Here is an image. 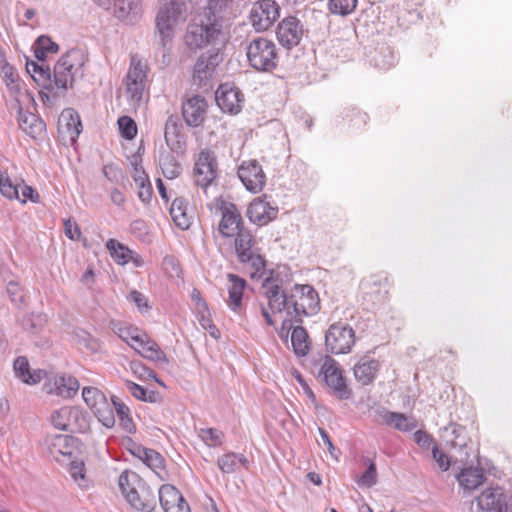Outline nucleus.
<instances>
[{
  "label": "nucleus",
  "instance_id": "58836bf2",
  "mask_svg": "<svg viewBox=\"0 0 512 512\" xmlns=\"http://www.w3.org/2000/svg\"><path fill=\"white\" fill-rule=\"evenodd\" d=\"M248 459L243 454L228 452L218 459V466L223 473H232L240 466L247 467Z\"/></svg>",
  "mask_w": 512,
  "mask_h": 512
},
{
  "label": "nucleus",
  "instance_id": "09e8293b",
  "mask_svg": "<svg viewBox=\"0 0 512 512\" xmlns=\"http://www.w3.org/2000/svg\"><path fill=\"white\" fill-rule=\"evenodd\" d=\"M114 402V412H116L120 426L128 433H132L135 430V425L133 423L132 418L130 417V410L127 405L118 401V399H113Z\"/></svg>",
  "mask_w": 512,
  "mask_h": 512
},
{
  "label": "nucleus",
  "instance_id": "7c9ffc66",
  "mask_svg": "<svg viewBox=\"0 0 512 512\" xmlns=\"http://www.w3.org/2000/svg\"><path fill=\"white\" fill-rule=\"evenodd\" d=\"M15 375L26 384H37L42 380V370L30 372L29 362L26 357L19 356L13 364Z\"/></svg>",
  "mask_w": 512,
  "mask_h": 512
},
{
  "label": "nucleus",
  "instance_id": "473e14b6",
  "mask_svg": "<svg viewBox=\"0 0 512 512\" xmlns=\"http://www.w3.org/2000/svg\"><path fill=\"white\" fill-rule=\"evenodd\" d=\"M171 217L179 228L186 230L191 225V218L188 215V204L183 198H176L170 208Z\"/></svg>",
  "mask_w": 512,
  "mask_h": 512
},
{
  "label": "nucleus",
  "instance_id": "603ef678",
  "mask_svg": "<svg viewBox=\"0 0 512 512\" xmlns=\"http://www.w3.org/2000/svg\"><path fill=\"white\" fill-rule=\"evenodd\" d=\"M199 437L205 445L216 448L224 444V433L215 428H206L199 431Z\"/></svg>",
  "mask_w": 512,
  "mask_h": 512
},
{
  "label": "nucleus",
  "instance_id": "774afa93",
  "mask_svg": "<svg viewBox=\"0 0 512 512\" xmlns=\"http://www.w3.org/2000/svg\"><path fill=\"white\" fill-rule=\"evenodd\" d=\"M351 125L355 128H360L367 123L368 115L360 110H353L351 115H347Z\"/></svg>",
  "mask_w": 512,
  "mask_h": 512
},
{
  "label": "nucleus",
  "instance_id": "20e7f679",
  "mask_svg": "<svg viewBox=\"0 0 512 512\" xmlns=\"http://www.w3.org/2000/svg\"><path fill=\"white\" fill-rule=\"evenodd\" d=\"M311 369L340 399H347L350 391L347 388L342 371L331 356L318 354L311 360Z\"/></svg>",
  "mask_w": 512,
  "mask_h": 512
},
{
  "label": "nucleus",
  "instance_id": "bf43d9fd",
  "mask_svg": "<svg viewBox=\"0 0 512 512\" xmlns=\"http://www.w3.org/2000/svg\"><path fill=\"white\" fill-rule=\"evenodd\" d=\"M116 334L125 341L130 347L131 344H137L143 332L133 327H118Z\"/></svg>",
  "mask_w": 512,
  "mask_h": 512
},
{
  "label": "nucleus",
  "instance_id": "de8ad7c7",
  "mask_svg": "<svg viewBox=\"0 0 512 512\" xmlns=\"http://www.w3.org/2000/svg\"><path fill=\"white\" fill-rule=\"evenodd\" d=\"M364 464L367 468L365 472L357 478L356 483L361 488H371L377 484L376 464L373 460L368 458L364 460Z\"/></svg>",
  "mask_w": 512,
  "mask_h": 512
},
{
  "label": "nucleus",
  "instance_id": "72a5a7b5",
  "mask_svg": "<svg viewBox=\"0 0 512 512\" xmlns=\"http://www.w3.org/2000/svg\"><path fill=\"white\" fill-rule=\"evenodd\" d=\"M156 474L164 469V458L157 450H128Z\"/></svg>",
  "mask_w": 512,
  "mask_h": 512
},
{
  "label": "nucleus",
  "instance_id": "6ab92c4d",
  "mask_svg": "<svg viewBox=\"0 0 512 512\" xmlns=\"http://www.w3.org/2000/svg\"><path fill=\"white\" fill-rule=\"evenodd\" d=\"M222 61L219 48L209 49L202 53L194 65L193 79L198 85L204 84L209 80L216 67Z\"/></svg>",
  "mask_w": 512,
  "mask_h": 512
},
{
  "label": "nucleus",
  "instance_id": "e2e57ef3",
  "mask_svg": "<svg viewBox=\"0 0 512 512\" xmlns=\"http://www.w3.org/2000/svg\"><path fill=\"white\" fill-rule=\"evenodd\" d=\"M128 299L133 302L141 312L147 311L150 308L146 296L137 290H132Z\"/></svg>",
  "mask_w": 512,
  "mask_h": 512
},
{
  "label": "nucleus",
  "instance_id": "f8f14e48",
  "mask_svg": "<svg viewBox=\"0 0 512 512\" xmlns=\"http://www.w3.org/2000/svg\"><path fill=\"white\" fill-rule=\"evenodd\" d=\"M51 423L56 429L71 432H84L89 427L86 413L73 406H64L53 411Z\"/></svg>",
  "mask_w": 512,
  "mask_h": 512
},
{
  "label": "nucleus",
  "instance_id": "6e6552de",
  "mask_svg": "<svg viewBox=\"0 0 512 512\" xmlns=\"http://www.w3.org/2000/svg\"><path fill=\"white\" fill-rule=\"evenodd\" d=\"M234 237L238 260L251 267V278H261L265 273V260L254 248L255 239L253 235L245 228Z\"/></svg>",
  "mask_w": 512,
  "mask_h": 512
},
{
  "label": "nucleus",
  "instance_id": "4c0bfd02",
  "mask_svg": "<svg viewBox=\"0 0 512 512\" xmlns=\"http://www.w3.org/2000/svg\"><path fill=\"white\" fill-rule=\"evenodd\" d=\"M291 343L293 350L298 356L307 355L310 347L309 336L302 326H292Z\"/></svg>",
  "mask_w": 512,
  "mask_h": 512
},
{
  "label": "nucleus",
  "instance_id": "cd10ccee",
  "mask_svg": "<svg viewBox=\"0 0 512 512\" xmlns=\"http://www.w3.org/2000/svg\"><path fill=\"white\" fill-rule=\"evenodd\" d=\"M456 477L460 487L468 493L477 489L484 481L483 470L482 468L477 467H465L456 475Z\"/></svg>",
  "mask_w": 512,
  "mask_h": 512
},
{
  "label": "nucleus",
  "instance_id": "412c9836",
  "mask_svg": "<svg viewBox=\"0 0 512 512\" xmlns=\"http://www.w3.org/2000/svg\"><path fill=\"white\" fill-rule=\"evenodd\" d=\"M134 349L143 358L161 364H168V358L159 345L147 334L143 333L137 344H131Z\"/></svg>",
  "mask_w": 512,
  "mask_h": 512
},
{
  "label": "nucleus",
  "instance_id": "9b49d317",
  "mask_svg": "<svg viewBox=\"0 0 512 512\" xmlns=\"http://www.w3.org/2000/svg\"><path fill=\"white\" fill-rule=\"evenodd\" d=\"M354 344L355 331L347 323H333L325 334V345L333 354H347Z\"/></svg>",
  "mask_w": 512,
  "mask_h": 512
},
{
  "label": "nucleus",
  "instance_id": "1a4fd4ad",
  "mask_svg": "<svg viewBox=\"0 0 512 512\" xmlns=\"http://www.w3.org/2000/svg\"><path fill=\"white\" fill-rule=\"evenodd\" d=\"M210 209L221 215L218 231L224 238H233L245 229L241 213L234 203L216 198L211 203Z\"/></svg>",
  "mask_w": 512,
  "mask_h": 512
},
{
  "label": "nucleus",
  "instance_id": "f03ea898",
  "mask_svg": "<svg viewBox=\"0 0 512 512\" xmlns=\"http://www.w3.org/2000/svg\"><path fill=\"white\" fill-rule=\"evenodd\" d=\"M227 41L228 35L223 30L222 23L215 16L210 15L189 23L184 34V43L191 51H198L205 47L219 48L221 51Z\"/></svg>",
  "mask_w": 512,
  "mask_h": 512
},
{
  "label": "nucleus",
  "instance_id": "ddd939ff",
  "mask_svg": "<svg viewBox=\"0 0 512 512\" xmlns=\"http://www.w3.org/2000/svg\"><path fill=\"white\" fill-rule=\"evenodd\" d=\"M280 16V7L274 0H260L253 4L250 21L258 32L268 30Z\"/></svg>",
  "mask_w": 512,
  "mask_h": 512
},
{
  "label": "nucleus",
  "instance_id": "0e129e2a",
  "mask_svg": "<svg viewBox=\"0 0 512 512\" xmlns=\"http://www.w3.org/2000/svg\"><path fill=\"white\" fill-rule=\"evenodd\" d=\"M433 459L438 464L442 471H447L451 467V458L445 453L444 450H431Z\"/></svg>",
  "mask_w": 512,
  "mask_h": 512
},
{
  "label": "nucleus",
  "instance_id": "c9c22d12",
  "mask_svg": "<svg viewBox=\"0 0 512 512\" xmlns=\"http://www.w3.org/2000/svg\"><path fill=\"white\" fill-rule=\"evenodd\" d=\"M113 399H117L116 397H112L111 402L106 397L101 402H98V405L92 408L94 415L97 417L99 422H101L105 427L111 428L115 424V415H114V402Z\"/></svg>",
  "mask_w": 512,
  "mask_h": 512
},
{
  "label": "nucleus",
  "instance_id": "4468645a",
  "mask_svg": "<svg viewBox=\"0 0 512 512\" xmlns=\"http://www.w3.org/2000/svg\"><path fill=\"white\" fill-rule=\"evenodd\" d=\"M148 67L136 57L131 58L127 73L126 87L131 100L139 102L142 99L147 80Z\"/></svg>",
  "mask_w": 512,
  "mask_h": 512
},
{
  "label": "nucleus",
  "instance_id": "b1692460",
  "mask_svg": "<svg viewBox=\"0 0 512 512\" xmlns=\"http://www.w3.org/2000/svg\"><path fill=\"white\" fill-rule=\"evenodd\" d=\"M18 123L20 129L33 139H38L45 133L46 125L42 119L31 112L18 111Z\"/></svg>",
  "mask_w": 512,
  "mask_h": 512
},
{
  "label": "nucleus",
  "instance_id": "aec40b11",
  "mask_svg": "<svg viewBox=\"0 0 512 512\" xmlns=\"http://www.w3.org/2000/svg\"><path fill=\"white\" fill-rule=\"evenodd\" d=\"M277 213V208L266 201V195L263 198L254 199L247 209L249 220L258 225L267 224L276 217Z\"/></svg>",
  "mask_w": 512,
  "mask_h": 512
},
{
  "label": "nucleus",
  "instance_id": "3c124183",
  "mask_svg": "<svg viewBox=\"0 0 512 512\" xmlns=\"http://www.w3.org/2000/svg\"><path fill=\"white\" fill-rule=\"evenodd\" d=\"M130 371L141 381L154 380L160 385L164 386V383L158 379L157 375L148 367H146L141 361L135 360L129 363Z\"/></svg>",
  "mask_w": 512,
  "mask_h": 512
},
{
  "label": "nucleus",
  "instance_id": "8fccbe9b",
  "mask_svg": "<svg viewBox=\"0 0 512 512\" xmlns=\"http://www.w3.org/2000/svg\"><path fill=\"white\" fill-rule=\"evenodd\" d=\"M160 167L164 177L171 180L177 178L182 172L181 165L171 154L161 157Z\"/></svg>",
  "mask_w": 512,
  "mask_h": 512
},
{
  "label": "nucleus",
  "instance_id": "4be33fe9",
  "mask_svg": "<svg viewBox=\"0 0 512 512\" xmlns=\"http://www.w3.org/2000/svg\"><path fill=\"white\" fill-rule=\"evenodd\" d=\"M477 506L484 512H507L505 496L500 489L489 488L476 498Z\"/></svg>",
  "mask_w": 512,
  "mask_h": 512
},
{
  "label": "nucleus",
  "instance_id": "c03bdc74",
  "mask_svg": "<svg viewBox=\"0 0 512 512\" xmlns=\"http://www.w3.org/2000/svg\"><path fill=\"white\" fill-rule=\"evenodd\" d=\"M20 183L13 181L7 172L0 170V192L1 194L10 199H20Z\"/></svg>",
  "mask_w": 512,
  "mask_h": 512
},
{
  "label": "nucleus",
  "instance_id": "2eb2a0df",
  "mask_svg": "<svg viewBox=\"0 0 512 512\" xmlns=\"http://www.w3.org/2000/svg\"><path fill=\"white\" fill-rule=\"evenodd\" d=\"M304 34V27L301 21L294 16L282 19L277 27L276 37L280 45L287 49L297 46Z\"/></svg>",
  "mask_w": 512,
  "mask_h": 512
},
{
  "label": "nucleus",
  "instance_id": "39448f33",
  "mask_svg": "<svg viewBox=\"0 0 512 512\" xmlns=\"http://www.w3.org/2000/svg\"><path fill=\"white\" fill-rule=\"evenodd\" d=\"M187 17L185 0H169L159 10L156 16V29L159 35V44L166 48L171 44L174 35V26Z\"/></svg>",
  "mask_w": 512,
  "mask_h": 512
},
{
  "label": "nucleus",
  "instance_id": "2f4dec72",
  "mask_svg": "<svg viewBox=\"0 0 512 512\" xmlns=\"http://www.w3.org/2000/svg\"><path fill=\"white\" fill-rule=\"evenodd\" d=\"M361 288L372 300L380 301L387 294V279L372 276L361 283Z\"/></svg>",
  "mask_w": 512,
  "mask_h": 512
},
{
  "label": "nucleus",
  "instance_id": "f3484780",
  "mask_svg": "<svg viewBox=\"0 0 512 512\" xmlns=\"http://www.w3.org/2000/svg\"><path fill=\"white\" fill-rule=\"evenodd\" d=\"M208 104L206 99L201 95L188 96L182 102V116L185 123L189 127L201 126L207 114Z\"/></svg>",
  "mask_w": 512,
  "mask_h": 512
},
{
  "label": "nucleus",
  "instance_id": "bb28decb",
  "mask_svg": "<svg viewBox=\"0 0 512 512\" xmlns=\"http://www.w3.org/2000/svg\"><path fill=\"white\" fill-rule=\"evenodd\" d=\"M379 367L380 364L377 360L364 356L355 364L354 376L362 385H368L375 379Z\"/></svg>",
  "mask_w": 512,
  "mask_h": 512
},
{
  "label": "nucleus",
  "instance_id": "680f3d73",
  "mask_svg": "<svg viewBox=\"0 0 512 512\" xmlns=\"http://www.w3.org/2000/svg\"><path fill=\"white\" fill-rule=\"evenodd\" d=\"M7 293L10 297V300L15 305H20L23 303L24 295H23L22 289L20 288L18 283L14 282V281H10L7 284Z\"/></svg>",
  "mask_w": 512,
  "mask_h": 512
},
{
  "label": "nucleus",
  "instance_id": "5fc2aeb1",
  "mask_svg": "<svg viewBox=\"0 0 512 512\" xmlns=\"http://www.w3.org/2000/svg\"><path fill=\"white\" fill-rule=\"evenodd\" d=\"M191 299L195 304L197 313L201 316L200 322L203 327H206V323L209 322V308L207 302L202 298L201 293L198 289H193L191 292Z\"/></svg>",
  "mask_w": 512,
  "mask_h": 512
},
{
  "label": "nucleus",
  "instance_id": "338daca9",
  "mask_svg": "<svg viewBox=\"0 0 512 512\" xmlns=\"http://www.w3.org/2000/svg\"><path fill=\"white\" fill-rule=\"evenodd\" d=\"M65 235L71 240H77L81 236V231L78 224L71 219L64 221Z\"/></svg>",
  "mask_w": 512,
  "mask_h": 512
},
{
  "label": "nucleus",
  "instance_id": "5701e85b",
  "mask_svg": "<svg viewBox=\"0 0 512 512\" xmlns=\"http://www.w3.org/2000/svg\"><path fill=\"white\" fill-rule=\"evenodd\" d=\"M114 16L126 24H135L141 16L140 0H115Z\"/></svg>",
  "mask_w": 512,
  "mask_h": 512
},
{
  "label": "nucleus",
  "instance_id": "7ed1b4c3",
  "mask_svg": "<svg viewBox=\"0 0 512 512\" xmlns=\"http://www.w3.org/2000/svg\"><path fill=\"white\" fill-rule=\"evenodd\" d=\"M121 494L134 509L151 512L156 506L155 496L134 472L123 471L118 478Z\"/></svg>",
  "mask_w": 512,
  "mask_h": 512
},
{
  "label": "nucleus",
  "instance_id": "79ce46f5",
  "mask_svg": "<svg viewBox=\"0 0 512 512\" xmlns=\"http://www.w3.org/2000/svg\"><path fill=\"white\" fill-rule=\"evenodd\" d=\"M106 248L111 257L119 265H125L131 257V250L115 239H109L106 242Z\"/></svg>",
  "mask_w": 512,
  "mask_h": 512
},
{
  "label": "nucleus",
  "instance_id": "69168bd1",
  "mask_svg": "<svg viewBox=\"0 0 512 512\" xmlns=\"http://www.w3.org/2000/svg\"><path fill=\"white\" fill-rule=\"evenodd\" d=\"M20 189H21V196H20V199H18V200L21 201L22 203H26V201L28 199L34 203H37L39 201V194L31 186L24 184L23 181H21V183H20L19 190Z\"/></svg>",
  "mask_w": 512,
  "mask_h": 512
},
{
  "label": "nucleus",
  "instance_id": "0eeeda50",
  "mask_svg": "<svg viewBox=\"0 0 512 512\" xmlns=\"http://www.w3.org/2000/svg\"><path fill=\"white\" fill-rule=\"evenodd\" d=\"M249 65L260 72H271L277 67V47L272 40L264 37L252 39L246 46Z\"/></svg>",
  "mask_w": 512,
  "mask_h": 512
},
{
  "label": "nucleus",
  "instance_id": "864d4df0",
  "mask_svg": "<svg viewBox=\"0 0 512 512\" xmlns=\"http://www.w3.org/2000/svg\"><path fill=\"white\" fill-rule=\"evenodd\" d=\"M125 385L129 393L134 398L149 403H154L156 401L157 394L154 391H147L141 385L130 380H126Z\"/></svg>",
  "mask_w": 512,
  "mask_h": 512
},
{
  "label": "nucleus",
  "instance_id": "423d86ee",
  "mask_svg": "<svg viewBox=\"0 0 512 512\" xmlns=\"http://www.w3.org/2000/svg\"><path fill=\"white\" fill-rule=\"evenodd\" d=\"M86 56L81 49L67 51L55 64L53 83L58 89L67 90L77 77L83 75Z\"/></svg>",
  "mask_w": 512,
  "mask_h": 512
},
{
  "label": "nucleus",
  "instance_id": "f704fd0d",
  "mask_svg": "<svg viewBox=\"0 0 512 512\" xmlns=\"http://www.w3.org/2000/svg\"><path fill=\"white\" fill-rule=\"evenodd\" d=\"M384 422L400 431L408 432L417 427V421L412 416H406L397 412H386L383 416Z\"/></svg>",
  "mask_w": 512,
  "mask_h": 512
},
{
  "label": "nucleus",
  "instance_id": "37998d69",
  "mask_svg": "<svg viewBox=\"0 0 512 512\" xmlns=\"http://www.w3.org/2000/svg\"><path fill=\"white\" fill-rule=\"evenodd\" d=\"M357 4L358 0H327V9L332 15L346 17L355 11Z\"/></svg>",
  "mask_w": 512,
  "mask_h": 512
},
{
  "label": "nucleus",
  "instance_id": "49530a36",
  "mask_svg": "<svg viewBox=\"0 0 512 512\" xmlns=\"http://www.w3.org/2000/svg\"><path fill=\"white\" fill-rule=\"evenodd\" d=\"M0 69L3 74L4 82L12 94L19 92V76L13 66L5 59L0 61Z\"/></svg>",
  "mask_w": 512,
  "mask_h": 512
},
{
  "label": "nucleus",
  "instance_id": "ea45409f",
  "mask_svg": "<svg viewBox=\"0 0 512 512\" xmlns=\"http://www.w3.org/2000/svg\"><path fill=\"white\" fill-rule=\"evenodd\" d=\"M159 502L165 512L171 506L181 503L185 499L182 494L174 486L165 484L158 491Z\"/></svg>",
  "mask_w": 512,
  "mask_h": 512
},
{
  "label": "nucleus",
  "instance_id": "a19ab883",
  "mask_svg": "<svg viewBox=\"0 0 512 512\" xmlns=\"http://www.w3.org/2000/svg\"><path fill=\"white\" fill-rule=\"evenodd\" d=\"M374 66L380 69H390L397 62V57L394 50L389 46H382L377 49L376 53L372 57Z\"/></svg>",
  "mask_w": 512,
  "mask_h": 512
},
{
  "label": "nucleus",
  "instance_id": "6e6d98bb",
  "mask_svg": "<svg viewBox=\"0 0 512 512\" xmlns=\"http://www.w3.org/2000/svg\"><path fill=\"white\" fill-rule=\"evenodd\" d=\"M120 134L127 140H132L137 135L136 122L129 116H122L117 121Z\"/></svg>",
  "mask_w": 512,
  "mask_h": 512
},
{
  "label": "nucleus",
  "instance_id": "a878e982",
  "mask_svg": "<svg viewBox=\"0 0 512 512\" xmlns=\"http://www.w3.org/2000/svg\"><path fill=\"white\" fill-rule=\"evenodd\" d=\"M79 387L80 384L75 377L71 375H61L54 377L53 387L49 386L47 392L69 399L77 394Z\"/></svg>",
  "mask_w": 512,
  "mask_h": 512
},
{
  "label": "nucleus",
  "instance_id": "13d9d810",
  "mask_svg": "<svg viewBox=\"0 0 512 512\" xmlns=\"http://www.w3.org/2000/svg\"><path fill=\"white\" fill-rule=\"evenodd\" d=\"M82 397L85 403L90 407V409H92L98 405V402L104 400L106 395L97 388L84 387L82 390Z\"/></svg>",
  "mask_w": 512,
  "mask_h": 512
},
{
  "label": "nucleus",
  "instance_id": "c756f323",
  "mask_svg": "<svg viewBox=\"0 0 512 512\" xmlns=\"http://www.w3.org/2000/svg\"><path fill=\"white\" fill-rule=\"evenodd\" d=\"M58 453L62 457L68 458L69 473L75 483L79 487H86L87 481L85 477V463L82 458H73L71 451L58 450Z\"/></svg>",
  "mask_w": 512,
  "mask_h": 512
},
{
  "label": "nucleus",
  "instance_id": "f257e3e1",
  "mask_svg": "<svg viewBox=\"0 0 512 512\" xmlns=\"http://www.w3.org/2000/svg\"><path fill=\"white\" fill-rule=\"evenodd\" d=\"M263 295L268 307L259 304L260 312L267 325L274 326L272 313L285 312L287 318L283 320L282 330H291L292 323H301L304 317L315 315L320 309V300L317 291L308 284L294 285L289 291L282 287V279L278 274L271 273L262 282Z\"/></svg>",
  "mask_w": 512,
  "mask_h": 512
},
{
  "label": "nucleus",
  "instance_id": "4d7b16f0",
  "mask_svg": "<svg viewBox=\"0 0 512 512\" xmlns=\"http://www.w3.org/2000/svg\"><path fill=\"white\" fill-rule=\"evenodd\" d=\"M58 51V45L51 41L49 37L40 36L37 39V47L35 49V57L38 60H44L47 52L55 53Z\"/></svg>",
  "mask_w": 512,
  "mask_h": 512
},
{
  "label": "nucleus",
  "instance_id": "9d476101",
  "mask_svg": "<svg viewBox=\"0 0 512 512\" xmlns=\"http://www.w3.org/2000/svg\"><path fill=\"white\" fill-rule=\"evenodd\" d=\"M194 182L203 189L204 193L213 185H216L218 178V162L215 153L209 149L199 152L194 167Z\"/></svg>",
  "mask_w": 512,
  "mask_h": 512
},
{
  "label": "nucleus",
  "instance_id": "052dcab7",
  "mask_svg": "<svg viewBox=\"0 0 512 512\" xmlns=\"http://www.w3.org/2000/svg\"><path fill=\"white\" fill-rule=\"evenodd\" d=\"M33 79L45 89H53L54 83L51 79V72L49 67L40 66L39 70L35 75H32Z\"/></svg>",
  "mask_w": 512,
  "mask_h": 512
},
{
  "label": "nucleus",
  "instance_id": "dca6fc26",
  "mask_svg": "<svg viewBox=\"0 0 512 512\" xmlns=\"http://www.w3.org/2000/svg\"><path fill=\"white\" fill-rule=\"evenodd\" d=\"M238 176L245 188L252 193H259L266 184V175L256 160L243 161L238 168Z\"/></svg>",
  "mask_w": 512,
  "mask_h": 512
},
{
  "label": "nucleus",
  "instance_id": "e433bc0d",
  "mask_svg": "<svg viewBox=\"0 0 512 512\" xmlns=\"http://www.w3.org/2000/svg\"><path fill=\"white\" fill-rule=\"evenodd\" d=\"M464 428L457 425H449L443 428L441 438L450 448H465L467 443L464 437Z\"/></svg>",
  "mask_w": 512,
  "mask_h": 512
},
{
  "label": "nucleus",
  "instance_id": "a18cd8bd",
  "mask_svg": "<svg viewBox=\"0 0 512 512\" xmlns=\"http://www.w3.org/2000/svg\"><path fill=\"white\" fill-rule=\"evenodd\" d=\"M136 173L134 175V181L137 185L139 191H138V197L140 200L144 203H148L151 200L152 197V186L148 179L147 174L144 171H140L138 169H135Z\"/></svg>",
  "mask_w": 512,
  "mask_h": 512
},
{
  "label": "nucleus",
  "instance_id": "a211bd4d",
  "mask_svg": "<svg viewBox=\"0 0 512 512\" xmlns=\"http://www.w3.org/2000/svg\"><path fill=\"white\" fill-rule=\"evenodd\" d=\"M215 99L223 112L232 115L241 111L244 100L241 91L231 83L221 84L216 91Z\"/></svg>",
  "mask_w": 512,
  "mask_h": 512
},
{
  "label": "nucleus",
  "instance_id": "393cba45",
  "mask_svg": "<svg viewBox=\"0 0 512 512\" xmlns=\"http://www.w3.org/2000/svg\"><path fill=\"white\" fill-rule=\"evenodd\" d=\"M59 131L67 133L70 141L74 143L81 133L82 124L78 113L71 108L65 109L58 121Z\"/></svg>",
  "mask_w": 512,
  "mask_h": 512
},
{
  "label": "nucleus",
  "instance_id": "c85d7f7f",
  "mask_svg": "<svg viewBox=\"0 0 512 512\" xmlns=\"http://www.w3.org/2000/svg\"><path fill=\"white\" fill-rule=\"evenodd\" d=\"M227 278L230 282V286L228 288L229 297L227 304L232 311L238 312L242 306V297L246 286V281L232 273H229Z\"/></svg>",
  "mask_w": 512,
  "mask_h": 512
}]
</instances>
